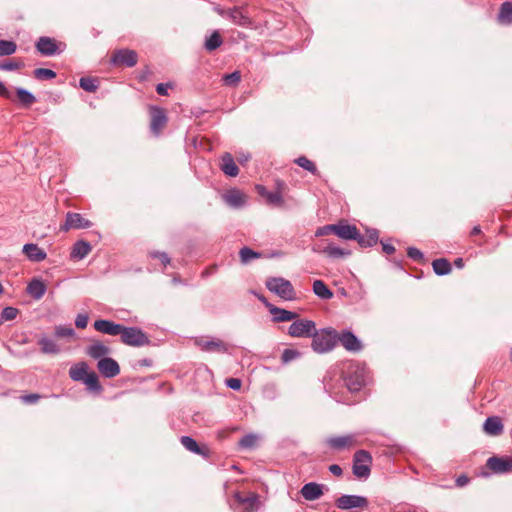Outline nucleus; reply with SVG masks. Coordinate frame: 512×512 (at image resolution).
<instances>
[{"mask_svg":"<svg viewBox=\"0 0 512 512\" xmlns=\"http://www.w3.org/2000/svg\"><path fill=\"white\" fill-rule=\"evenodd\" d=\"M311 338V347L318 354L328 353L337 345V331L330 327L320 330L315 328V334Z\"/></svg>","mask_w":512,"mask_h":512,"instance_id":"obj_1","label":"nucleus"},{"mask_svg":"<svg viewBox=\"0 0 512 512\" xmlns=\"http://www.w3.org/2000/svg\"><path fill=\"white\" fill-rule=\"evenodd\" d=\"M367 372L364 365L351 363L344 376L345 384L350 392H358L366 383Z\"/></svg>","mask_w":512,"mask_h":512,"instance_id":"obj_2","label":"nucleus"},{"mask_svg":"<svg viewBox=\"0 0 512 512\" xmlns=\"http://www.w3.org/2000/svg\"><path fill=\"white\" fill-rule=\"evenodd\" d=\"M266 288L286 301L296 299V292L292 283L282 277H270L266 280Z\"/></svg>","mask_w":512,"mask_h":512,"instance_id":"obj_3","label":"nucleus"},{"mask_svg":"<svg viewBox=\"0 0 512 512\" xmlns=\"http://www.w3.org/2000/svg\"><path fill=\"white\" fill-rule=\"evenodd\" d=\"M120 336L122 343L128 346L142 347L150 344L149 337L138 327L123 326Z\"/></svg>","mask_w":512,"mask_h":512,"instance_id":"obj_4","label":"nucleus"},{"mask_svg":"<svg viewBox=\"0 0 512 512\" xmlns=\"http://www.w3.org/2000/svg\"><path fill=\"white\" fill-rule=\"evenodd\" d=\"M316 323L309 319H295L288 328V334L295 338H311L315 334Z\"/></svg>","mask_w":512,"mask_h":512,"instance_id":"obj_5","label":"nucleus"},{"mask_svg":"<svg viewBox=\"0 0 512 512\" xmlns=\"http://www.w3.org/2000/svg\"><path fill=\"white\" fill-rule=\"evenodd\" d=\"M372 457L365 450H358L354 454L353 474L358 478H368Z\"/></svg>","mask_w":512,"mask_h":512,"instance_id":"obj_6","label":"nucleus"},{"mask_svg":"<svg viewBox=\"0 0 512 512\" xmlns=\"http://www.w3.org/2000/svg\"><path fill=\"white\" fill-rule=\"evenodd\" d=\"M325 442L331 449L343 451L354 447L357 444V437L355 434L334 436L327 438Z\"/></svg>","mask_w":512,"mask_h":512,"instance_id":"obj_7","label":"nucleus"},{"mask_svg":"<svg viewBox=\"0 0 512 512\" xmlns=\"http://www.w3.org/2000/svg\"><path fill=\"white\" fill-rule=\"evenodd\" d=\"M137 60V53L130 49L116 50L111 57L112 64L116 66L134 67L137 64Z\"/></svg>","mask_w":512,"mask_h":512,"instance_id":"obj_8","label":"nucleus"},{"mask_svg":"<svg viewBox=\"0 0 512 512\" xmlns=\"http://www.w3.org/2000/svg\"><path fill=\"white\" fill-rule=\"evenodd\" d=\"M486 466L496 474H504L512 472V456L511 457H497L492 456L488 458Z\"/></svg>","mask_w":512,"mask_h":512,"instance_id":"obj_9","label":"nucleus"},{"mask_svg":"<svg viewBox=\"0 0 512 512\" xmlns=\"http://www.w3.org/2000/svg\"><path fill=\"white\" fill-rule=\"evenodd\" d=\"M368 505V500L359 495H342L336 500V506L339 509H351L357 507H366Z\"/></svg>","mask_w":512,"mask_h":512,"instance_id":"obj_10","label":"nucleus"},{"mask_svg":"<svg viewBox=\"0 0 512 512\" xmlns=\"http://www.w3.org/2000/svg\"><path fill=\"white\" fill-rule=\"evenodd\" d=\"M92 226V223L85 219L79 213H67L65 223L61 226V230L68 231L70 229H84Z\"/></svg>","mask_w":512,"mask_h":512,"instance_id":"obj_11","label":"nucleus"},{"mask_svg":"<svg viewBox=\"0 0 512 512\" xmlns=\"http://www.w3.org/2000/svg\"><path fill=\"white\" fill-rule=\"evenodd\" d=\"M227 18L241 27L252 28L253 26L252 19L244 12L242 7L235 6L227 9Z\"/></svg>","mask_w":512,"mask_h":512,"instance_id":"obj_12","label":"nucleus"},{"mask_svg":"<svg viewBox=\"0 0 512 512\" xmlns=\"http://www.w3.org/2000/svg\"><path fill=\"white\" fill-rule=\"evenodd\" d=\"M99 372L106 378H114L120 373V367L116 360L104 357L97 363Z\"/></svg>","mask_w":512,"mask_h":512,"instance_id":"obj_13","label":"nucleus"},{"mask_svg":"<svg viewBox=\"0 0 512 512\" xmlns=\"http://www.w3.org/2000/svg\"><path fill=\"white\" fill-rule=\"evenodd\" d=\"M338 343H341L350 352H358L362 349L360 340L351 331H343L341 334L337 333Z\"/></svg>","mask_w":512,"mask_h":512,"instance_id":"obj_14","label":"nucleus"},{"mask_svg":"<svg viewBox=\"0 0 512 512\" xmlns=\"http://www.w3.org/2000/svg\"><path fill=\"white\" fill-rule=\"evenodd\" d=\"M93 327L96 331L109 336L121 335L123 329V325L104 319L96 320Z\"/></svg>","mask_w":512,"mask_h":512,"instance_id":"obj_15","label":"nucleus"},{"mask_svg":"<svg viewBox=\"0 0 512 512\" xmlns=\"http://www.w3.org/2000/svg\"><path fill=\"white\" fill-rule=\"evenodd\" d=\"M196 345L206 352L226 353L228 351L227 345L219 339H198Z\"/></svg>","mask_w":512,"mask_h":512,"instance_id":"obj_16","label":"nucleus"},{"mask_svg":"<svg viewBox=\"0 0 512 512\" xmlns=\"http://www.w3.org/2000/svg\"><path fill=\"white\" fill-rule=\"evenodd\" d=\"M167 122V116L164 109L159 107L151 108V123L150 129L155 135H159L162 128Z\"/></svg>","mask_w":512,"mask_h":512,"instance_id":"obj_17","label":"nucleus"},{"mask_svg":"<svg viewBox=\"0 0 512 512\" xmlns=\"http://www.w3.org/2000/svg\"><path fill=\"white\" fill-rule=\"evenodd\" d=\"M37 50L45 56H53L58 53L57 42L50 37H40L36 43Z\"/></svg>","mask_w":512,"mask_h":512,"instance_id":"obj_18","label":"nucleus"},{"mask_svg":"<svg viewBox=\"0 0 512 512\" xmlns=\"http://www.w3.org/2000/svg\"><path fill=\"white\" fill-rule=\"evenodd\" d=\"M504 429L502 420L498 416H490L488 417L484 424L483 430L487 435L490 436H499L502 434Z\"/></svg>","mask_w":512,"mask_h":512,"instance_id":"obj_19","label":"nucleus"},{"mask_svg":"<svg viewBox=\"0 0 512 512\" xmlns=\"http://www.w3.org/2000/svg\"><path fill=\"white\" fill-rule=\"evenodd\" d=\"M266 306L269 308V312L273 315L274 322H286L298 318V314L295 312L279 308L268 303Z\"/></svg>","mask_w":512,"mask_h":512,"instance_id":"obj_20","label":"nucleus"},{"mask_svg":"<svg viewBox=\"0 0 512 512\" xmlns=\"http://www.w3.org/2000/svg\"><path fill=\"white\" fill-rule=\"evenodd\" d=\"M334 234L344 240H356L359 237L356 226L350 224H335Z\"/></svg>","mask_w":512,"mask_h":512,"instance_id":"obj_21","label":"nucleus"},{"mask_svg":"<svg viewBox=\"0 0 512 512\" xmlns=\"http://www.w3.org/2000/svg\"><path fill=\"white\" fill-rule=\"evenodd\" d=\"M23 253L27 256V258L32 262H41L46 259V252L39 248L37 244L27 243L23 246Z\"/></svg>","mask_w":512,"mask_h":512,"instance_id":"obj_22","label":"nucleus"},{"mask_svg":"<svg viewBox=\"0 0 512 512\" xmlns=\"http://www.w3.org/2000/svg\"><path fill=\"white\" fill-rule=\"evenodd\" d=\"M92 250V246L90 243L79 240L74 243L71 252H70V258L72 260H82L84 259Z\"/></svg>","mask_w":512,"mask_h":512,"instance_id":"obj_23","label":"nucleus"},{"mask_svg":"<svg viewBox=\"0 0 512 512\" xmlns=\"http://www.w3.org/2000/svg\"><path fill=\"white\" fill-rule=\"evenodd\" d=\"M322 494V486L314 482L307 483L301 488V495L308 501L316 500L320 498Z\"/></svg>","mask_w":512,"mask_h":512,"instance_id":"obj_24","label":"nucleus"},{"mask_svg":"<svg viewBox=\"0 0 512 512\" xmlns=\"http://www.w3.org/2000/svg\"><path fill=\"white\" fill-rule=\"evenodd\" d=\"M224 201L233 208H240L246 202V196L237 189L229 190L224 196Z\"/></svg>","mask_w":512,"mask_h":512,"instance_id":"obj_25","label":"nucleus"},{"mask_svg":"<svg viewBox=\"0 0 512 512\" xmlns=\"http://www.w3.org/2000/svg\"><path fill=\"white\" fill-rule=\"evenodd\" d=\"M221 170L230 177H235L239 173V169L230 153L222 156Z\"/></svg>","mask_w":512,"mask_h":512,"instance_id":"obj_26","label":"nucleus"},{"mask_svg":"<svg viewBox=\"0 0 512 512\" xmlns=\"http://www.w3.org/2000/svg\"><path fill=\"white\" fill-rule=\"evenodd\" d=\"M379 239V233L376 229H368L365 235L359 233L358 239L356 241L361 247H372L377 244Z\"/></svg>","mask_w":512,"mask_h":512,"instance_id":"obj_27","label":"nucleus"},{"mask_svg":"<svg viewBox=\"0 0 512 512\" xmlns=\"http://www.w3.org/2000/svg\"><path fill=\"white\" fill-rule=\"evenodd\" d=\"M27 292L35 299L40 300L46 293V285L42 280L33 279L27 287Z\"/></svg>","mask_w":512,"mask_h":512,"instance_id":"obj_28","label":"nucleus"},{"mask_svg":"<svg viewBox=\"0 0 512 512\" xmlns=\"http://www.w3.org/2000/svg\"><path fill=\"white\" fill-rule=\"evenodd\" d=\"M109 348L100 341L93 342L87 349V354L94 359H102L109 354Z\"/></svg>","mask_w":512,"mask_h":512,"instance_id":"obj_29","label":"nucleus"},{"mask_svg":"<svg viewBox=\"0 0 512 512\" xmlns=\"http://www.w3.org/2000/svg\"><path fill=\"white\" fill-rule=\"evenodd\" d=\"M89 374L86 362H79L73 365L69 370V376L74 381H83Z\"/></svg>","mask_w":512,"mask_h":512,"instance_id":"obj_30","label":"nucleus"},{"mask_svg":"<svg viewBox=\"0 0 512 512\" xmlns=\"http://www.w3.org/2000/svg\"><path fill=\"white\" fill-rule=\"evenodd\" d=\"M38 344L41 352L44 354H58L61 351L60 346L54 340L46 336L41 337Z\"/></svg>","mask_w":512,"mask_h":512,"instance_id":"obj_31","label":"nucleus"},{"mask_svg":"<svg viewBox=\"0 0 512 512\" xmlns=\"http://www.w3.org/2000/svg\"><path fill=\"white\" fill-rule=\"evenodd\" d=\"M313 292L317 297L323 300H329L333 297V292L322 280H315L313 282Z\"/></svg>","mask_w":512,"mask_h":512,"instance_id":"obj_32","label":"nucleus"},{"mask_svg":"<svg viewBox=\"0 0 512 512\" xmlns=\"http://www.w3.org/2000/svg\"><path fill=\"white\" fill-rule=\"evenodd\" d=\"M432 267L435 274L439 276L447 275L451 272L452 267L450 262L445 258L436 259L432 262Z\"/></svg>","mask_w":512,"mask_h":512,"instance_id":"obj_33","label":"nucleus"},{"mask_svg":"<svg viewBox=\"0 0 512 512\" xmlns=\"http://www.w3.org/2000/svg\"><path fill=\"white\" fill-rule=\"evenodd\" d=\"M260 437L257 434L249 433L239 440V447L242 449H254L259 443Z\"/></svg>","mask_w":512,"mask_h":512,"instance_id":"obj_34","label":"nucleus"},{"mask_svg":"<svg viewBox=\"0 0 512 512\" xmlns=\"http://www.w3.org/2000/svg\"><path fill=\"white\" fill-rule=\"evenodd\" d=\"M82 382L87 386L89 391L101 393L102 386L100 385L98 376L95 372H89Z\"/></svg>","mask_w":512,"mask_h":512,"instance_id":"obj_35","label":"nucleus"},{"mask_svg":"<svg viewBox=\"0 0 512 512\" xmlns=\"http://www.w3.org/2000/svg\"><path fill=\"white\" fill-rule=\"evenodd\" d=\"M498 21L503 24L512 23V3L504 2L498 14Z\"/></svg>","mask_w":512,"mask_h":512,"instance_id":"obj_36","label":"nucleus"},{"mask_svg":"<svg viewBox=\"0 0 512 512\" xmlns=\"http://www.w3.org/2000/svg\"><path fill=\"white\" fill-rule=\"evenodd\" d=\"M323 252L330 258H343L350 255L349 250L342 249L340 247L335 246L334 244H328Z\"/></svg>","mask_w":512,"mask_h":512,"instance_id":"obj_37","label":"nucleus"},{"mask_svg":"<svg viewBox=\"0 0 512 512\" xmlns=\"http://www.w3.org/2000/svg\"><path fill=\"white\" fill-rule=\"evenodd\" d=\"M223 43L222 37L218 31H214L206 40L204 47L207 51H214Z\"/></svg>","mask_w":512,"mask_h":512,"instance_id":"obj_38","label":"nucleus"},{"mask_svg":"<svg viewBox=\"0 0 512 512\" xmlns=\"http://www.w3.org/2000/svg\"><path fill=\"white\" fill-rule=\"evenodd\" d=\"M80 87L90 93L96 92L99 83L97 78L94 77H81L79 80Z\"/></svg>","mask_w":512,"mask_h":512,"instance_id":"obj_39","label":"nucleus"},{"mask_svg":"<svg viewBox=\"0 0 512 512\" xmlns=\"http://www.w3.org/2000/svg\"><path fill=\"white\" fill-rule=\"evenodd\" d=\"M16 93H17V97H18L19 101L24 106L28 107L36 101L35 96L30 91H28L24 88H17Z\"/></svg>","mask_w":512,"mask_h":512,"instance_id":"obj_40","label":"nucleus"},{"mask_svg":"<svg viewBox=\"0 0 512 512\" xmlns=\"http://www.w3.org/2000/svg\"><path fill=\"white\" fill-rule=\"evenodd\" d=\"M181 444L190 452L201 455L203 454L197 442L190 436H182L180 438Z\"/></svg>","mask_w":512,"mask_h":512,"instance_id":"obj_41","label":"nucleus"},{"mask_svg":"<svg viewBox=\"0 0 512 512\" xmlns=\"http://www.w3.org/2000/svg\"><path fill=\"white\" fill-rule=\"evenodd\" d=\"M55 336L57 338H68L72 339L75 337V330L71 325H58L55 327Z\"/></svg>","mask_w":512,"mask_h":512,"instance_id":"obj_42","label":"nucleus"},{"mask_svg":"<svg viewBox=\"0 0 512 512\" xmlns=\"http://www.w3.org/2000/svg\"><path fill=\"white\" fill-rule=\"evenodd\" d=\"M16 50L17 45L14 41L0 40V57L12 55Z\"/></svg>","mask_w":512,"mask_h":512,"instance_id":"obj_43","label":"nucleus"},{"mask_svg":"<svg viewBox=\"0 0 512 512\" xmlns=\"http://www.w3.org/2000/svg\"><path fill=\"white\" fill-rule=\"evenodd\" d=\"M295 163L298 166H300L301 168L309 171L313 175H317L318 174V170H317L315 164L312 161H310L308 158H306L305 156L298 157L295 160Z\"/></svg>","mask_w":512,"mask_h":512,"instance_id":"obj_44","label":"nucleus"},{"mask_svg":"<svg viewBox=\"0 0 512 512\" xmlns=\"http://www.w3.org/2000/svg\"><path fill=\"white\" fill-rule=\"evenodd\" d=\"M18 309L15 307H5L0 315V324H3L6 321L14 320L17 317Z\"/></svg>","mask_w":512,"mask_h":512,"instance_id":"obj_45","label":"nucleus"},{"mask_svg":"<svg viewBox=\"0 0 512 512\" xmlns=\"http://www.w3.org/2000/svg\"><path fill=\"white\" fill-rule=\"evenodd\" d=\"M34 76L38 80H51L56 77V73L48 68H37L34 70Z\"/></svg>","mask_w":512,"mask_h":512,"instance_id":"obj_46","label":"nucleus"},{"mask_svg":"<svg viewBox=\"0 0 512 512\" xmlns=\"http://www.w3.org/2000/svg\"><path fill=\"white\" fill-rule=\"evenodd\" d=\"M265 198L268 201V203L275 205V206H282L283 205V197L281 192L275 191H265Z\"/></svg>","mask_w":512,"mask_h":512,"instance_id":"obj_47","label":"nucleus"},{"mask_svg":"<svg viewBox=\"0 0 512 512\" xmlns=\"http://www.w3.org/2000/svg\"><path fill=\"white\" fill-rule=\"evenodd\" d=\"M239 255H240V259L243 263H248L252 259H256V258L260 257V254L258 252H255L248 247H243L240 250Z\"/></svg>","mask_w":512,"mask_h":512,"instance_id":"obj_48","label":"nucleus"},{"mask_svg":"<svg viewBox=\"0 0 512 512\" xmlns=\"http://www.w3.org/2000/svg\"><path fill=\"white\" fill-rule=\"evenodd\" d=\"M301 353L295 349H285L281 356V361L283 364H287L298 357H300Z\"/></svg>","mask_w":512,"mask_h":512,"instance_id":"obj_49","label":"nucleus"},{"mask_svg":"<svg viewBox=\"0 0 512 512\" xmlns=\"http://www.w3.org/2000/svg\"><path fill=\"white\" fill-rule=\"evenodd\" d=\"M241 80V75L239 71H234L230 74H226L223 77V81L228 86H234L238 84Z\"/></svg>","mask_w":512,"mask_h":512,"instance_id":"obj_50","label":"nucleus"},{"mask_svg":"<svg viewBox=\"0 0 512 512\" xmlns=\"http://www.w3.org/2000/svg\"><path fill=\"white\" fill-rule=\"evenodd\" d=\"M20 68V64L18 62H14L12 60H6L0 62V70L3 71H14Z\"/></svg>","mask_w":512,"mask_h":512,"instance_id":"obj_51","label":"nucleus"},{"mask_svg":"<svg viewBox=\"0 0 512 512\" xmlns=\"http://www.w3.org/2000/svg\"><path fill=\"white\" fill-rule=\"evenodd\" d=\"M334 231H335V224L325 225V226L319 227L316 230L315 236L320 237V236L328 235L329 233H334Z\"/></svg>","mask_w":512,"mask_h":512,"instance_id":"obj_52","label":"nucleus"},{"mask_svg":"<svg viewBox=\"0 0 512 512\" xmlns=\"http://www.w3.org/2000/svg\"><path fill=\"white\" fill-rule=\"evenodd\" d=\"M407 254L409 258L413 259L414 261H422L424 257L423 253L415 247H409L407 250Z\"/></svg>","mask_w":512,"mask_h":512,"instance_id":"obj_53","label":"nucleus"},{"mask_svg":"<svg viewBox=\"0 0 512 512\" xmlns=\"http://www.w3.org/2000/svg\"><path fill=\"white\" fill-rule=\"evenodd\" d=\"M88 324V316L86 314H78L75 319V325L76 327L80 329H84L87 327Z\"/></svg>","mask_w":512,"mask_h":512,"instance_id":"obj_54","label":"nucleus"},{"mask_svg":"<svg viewBox=\"0 0 512 512\" xmlns=\"http://www.w3.org/2000/svg\"><path fill=\"white\" fill-rule=\"evenodd\" d=\"M150 256L152 258H158L164 266L168 265L170 263V258L168 255L164 252H151Z\"/></svg>","mask_w":512,"mask_h":512,"instance_id":"obj_55","label":"nucleus"},{"mask_svg":"<svg viewBox=\"0 0 512 512\" xmlns=\"http://www.w3.org/2000/svg\"><path fill=\"white\" fill-rule=\"evenodd\" d=\"M225 384L228 388L232 390H239L241 388V380L238 378H228L225 381Z\"/></svg>","mask_w":512,"mask_h":512,"instance_id":"obj_56","label":"nucleus"},{"mask_svg":"<svg viewBox=\"0 0 512 512\" xmlns=\"http://www.w3.org/2000/svg\"><path fill=\"white\" fill-rule=\"evenodd\" d=\"M170 88V84L169 83H159L157 86H156V91L159 95H167L168 94V89Z\"/></svg>","mask_w":512,"mask_h":512,"instance_id":"obj_57","label":"nucleus"},{"mask_svg":"<svg viewBox=\"0 0 512 512\" xmlns=\"http://www.w3.org/2000/svg\"><path fill=\"white\" fill-rule=\"evenodd\" d=\"M40 398L39 394H28L22 397L23 402L27 404H34L36 403Z\"/></svg>","mask_w":512,"mask_h":512,"instance_id":"obj_58","label":"nucleus"},{"mask_svg":"<svg viewBox=\"0 0 512 512\" xmlns=\"http://www.w3.org/2000/svg\"><path fill=\"white\" fill-rule=\"evenodd\" d=\"M0 96L12 100V93L6 88L4 83L0 81Z\"/></svg>","mask_w":512,"mask_h":512,"instance_id":"obj_59","label":"nucleus"},{"mask_svg":"<svg viewBox=\"0 0 512 512\" xmlns=\"http://www.w3.org/2000/svg\"><path fill=\"white\" fill-rule=\"evenodd\" d=\"M329 471L335 476H341L343 471L338 464H332L329 466Z\"/></svg>","mask_w":512,"mask_h":512,"instance_id":"obj_60","label":"nucleus"},{"mask_svg":"<svg viewBox=\"0 0 512 512\" xmlns=\"http://www.w3.org/2000/svg\"><path fill=\"white\" fill-rule=\"evenodd\" d=\"M469 482V478L465 475H461L459 476L457 479H456V485L458 487H463L465 486L466 484H468Z\"/></svg>","mask_w":512,"mask_h":512,"instance_id":"obj_61","label":"nucleus"},{"mask_svg":"<svg viewBox=\"0 0 512 512\" xmlns=\"http://www.w3.org/2000/svg\"><path fill=\"white\" fill-rule=\"evenodd\" d=\"M382 249H383V252H385L386 254H392L395 251V248L393 245L384 243V242H382Z\"/></svg>","mask_w":512,"mask_h":512,"instance_id":"obj_62","label":"nucleus"},{"mask_svg":"<svg viewBox=\"0 0 512 512\" xmlns=\"http://www.w3.org/2000/svg\"><path fill=\"white\" fill-rule=\"evenodd\" d=\"M215 11L222 17L227 18V10L222 9L220 7L215 8Z\"/></svg>","mask_w":512,"mask_h":512,"instance_id":"obj_63","label":"nucleus"},{"mask_svg":"<svg viewBox=\"0 0 512 512\" xmlns=\"http://www.w3.org/2000/svg\"><path fill=\"white\" fill-rule=\"evenodd\" d=\"M454 264L456 267L458 268H463L464 266V262H463V259L462 258H457L455 261H454Z\"/></svg>","mask_w":512,"mask_h":512,"instance_id":"obj_64","label":"nucleus"}]
</instances>
